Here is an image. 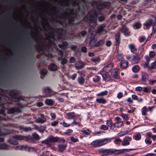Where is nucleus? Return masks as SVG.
<instances>
[{"mask_svg":"<svg viewBox=\"0 0 156 156\" xmlns=\"http://www.w3.org/2000/svg\"><path fill=\"white\" fill-rule=\"evenodd\" d=\"M153 24L152 30L154 33L156 31V18L154 16H150L148 20L143 24L147 29H149Z\"/></svg>","mask_w":156,"mask_h":156,"instance_id":"f257e3e1","label":"nucleus"},{"mask_svg":"<svg viewBox=\"0 0 156 156\" xmlns=\"http://www.w3.org/2000/svg\"><path fill=\"white\" fill-rule=\"evenodd\" d=\"M111 139L104 138L98 139L91 142L90 145L94 147H100L110 142Z\"/></svg>","mask_w":156,"mask_h":156,"instance_id":"f03ea898","label":"nucleus"},{"mask_svg":"<svg viewBox=\"0 0 156 156\" xmlns=\"http://www.w3.org/2000/svg\"><path fill=\"white\" fill-rule=\"evenodd\" d=\"M106 124L111 129L116 130L117 128H119L122 126L123 122L122 121L117 122L113 124L111 120H108L107 121Z\"/></svg>","mask_w":156,"mask_h":156,"instance_id":"7ed1b4c3","label":"nucleus"},{"mask_svg":"<svg viewBox=\"0 0 156 156\" xmlns=\"http://www.w3.org/2000/svg\"><path fill=\"white\" fill-rule=\"evenodd\" d=\"M94 35L93 33H92L91 32L90 30H89V33L88 34V37L86 40V41L87 42L88 41H89V38L90 39V41L89 42L88 44V45L90 47H93L95 46H90V45L93 44H95L96 43L95 42V40L94 39Z\"/></svg>","mask_w":156,"mask_h":156,"instance_id":"20e7f679","label":"nucleus"},{"mask_svg":"<svg viewBox=\"0 0 156 156\" xmlns=\"http://www.w3.org/2000/svg\"><path fill=\"white\" fill-rule=\"evenodd\" d=\"M88 16H89V19L90 20L91 23H96L97 21V15L95 11H92L89 12L88 15Z\"/></svg>","mask_w":156,"mask_h":156,"instance_id":"39448f33","label":"nucleus"},{"mask_svg":"<svg viewBox=\"0 0 156 156\" xmlns=\"http://www.w3.org/2000/svg\"><path fill=\"white\" fill-rule=\"evenodd\" d=\"M100 153H103V154L101 156H107L109 154H113V149H104L101 148L99 149Z\"/></svg>","mask_w":156,"mask_h":156,"instance_id":"423d86ee","label":"nucleus"},{"mask_svg":"<svg viewBox=\"0 0 156 156\" xmlns=\"http://www.w3.org/2000/svg\"><path fill=\"white\" fill-rule=\"evenodd\" d=\"M16 150H25L27 151H31L34 150L33 148L28 147L27 145L24 146H16L15 147Z\"/></svg>","mask_w":156,"mask_h":156,"instance_id":"0eeeda50","label":"nucleus"},{"mask_svg":"<svg viewBox=\"0 0 156 156\" xmlns=\"http://www.w3.org/2000/svg\"><path fill=\"white\" fill-rule=\"evenodd\" d=\"M44 92L47 96L50 97L56 94V92L52 91L48 87L45 88Z\"/></svg>","mask_w":156,"mask_h":156,"instance_id":"6e6552de","label":"nucleus"},{"mask_svg":"<svg viewBox=\"0 0 156 156\" xmlns=\"http://www.w3.org/2000/svg\"><path fill=\"white\" fill-rule=\"evenodd\" d=\"M103 71L101 72V74L102 76L103 79L106 81H108L110 80L111 79V77L109 75L107 72Z\"/></svg>","mask_w":156,"mask_h":156,"instance_id":"1a4fd4ad","label":"nucleus"},{"mask_svg":"<svg viewBox=\"0 0 156 156\" xmlns=\"http://www.w3.org/2000/svg\"><path fill=\"white\" fill-rule=\"evenodd\" d=\"M132 150V149H120V150H115V149H113V154H119L121 153H123V152H129L130 151H131Z\"/></svg>","mask_w":156,"mask_h":156,"instance_id":"9d476101","label":"nucleus"},{"mask_svg":"<svg viewBox=\"0 0 156 156\" xmlns=\"http://www.w3.org/2000/svg\"><path fill=\"white\" fill-rule=\"evenodd\" d=\"M113 66L112 63H110L105 66L103 68L104 71L108 72H109Z\"/></svg>","mask_w":156,"mask_h":156,"instance_id":"9b49d317","label":"nucleus"},{"mask_svg":"<svg viewBox=\"0 0 156 156\" xmlns=\"http://www.w3.org/2000/svg\"><path fill=\"white\" fill-rule=\"evenodd\" d=\"M141 80L144 82H146L148 80L149 76L147 73L144 72H141Z\"/></svg>","mask_w":156,"mask_h":156,"instance_id":"f8f14e48","label":"nucleus"},{"mask_svg":"<svg viewBox=\"0 0 156 156\" xmlns=\"http://www.w3.org/2000/svg\"><path fill=\"white\" fill-rule=\"evenodd\" d=\"M40 115L42 117V118H38L36 119V121L38 123H43L45 122L46 121V119L44 115L42 114H41Z\"/></svg>","mask_w":156,"mask_h":156,"instance_id":"ddd939ff","label":"nucleus"},{"mask_svg":"<svg viewBox=\"0 0 156 156\" xmlns=\"http://www.w3.org/2000/svg\"><path fill=\"white\" fill-rule=\"evenodd\" d=\"M145 58L146 60V62L144 64V67L145 68L148 67L149 69H151V67L149 66V62L150 60V58L147 55L145 56L144 57Z\"/></svg>","mask_w":156,"mask_h":156,"instance_id":"4468645a","label":"nucleus"},{"mask_svg":"<svg viewBox=\"0 0 156 156\" xmlns=\"http://www.w3.org/2000/svg\"><path fill=\"white\" fill-rule=\"evenodd\" d=\"M140 57L139 56L136 55L133 56L131 60V62L132 64H135L138 63V60L140 59Z\"/></svg>","mask_w":156,"mask_h":156,"instance_id":"2eb2a0df","label":"nucleus"},{"mask_svg":"<svg viewBox=\"0 0 156 156\" xmlns=\"http://www.w3.org/2000/svg\"><path fill=\"white\" fill-rule=\"evenodd\" d=\"M119 71L118 69H114L111 71V75L113 78L115 79L118 78V72Z\"/></svg>","mask_w":156,"mask_h":156,"instance_id":"dca6fc26","label":"nucleus"},{"mask_svg":"<svg viewBox=\"0 0 156 156\" xmlns=\"http://www.w3.org/2000/svg\"><path fill=\"white\" fill-rule=\"evenodd\" d=\"M41 143L47 145L48 147H50L51 145L50 139L49 137L45 140L42 141Z\"/></svg>","mask_w":156,"mask_h":156,"instance_id":"f3484780","label":"nucleus"},{"mask_svg":"<svg viewBox=\"0 0 156 156\" xmlns=\"http://www.w3.org/2000/svg\"><path fill=\"white\" fill-rule=\"evenodd\" d=\"M67 145L66 144H60L58 145V150L60 152H62L65 150L66 148Z\"/></svg>","mask_w":156,"mask_h":156,"instance_id":"a211bd4d","label":"nucleus"},{"mask_svg":"<svg viewBox=\"0 0 156 156\" xmlns=\"http://www.w3.org/2000/svg\"><path fill=\"white\" fill-rule=\"evenodd\" d=\"M128 63L126 61H122L121 62L120 64V66L122 69H125L128 66Z\"/></svg>","mask_w":156,"mask_h":156,"instance_id":"6ab92c4d","label":"nucleus"},{"mask_svg":"<svg viewBox=\"0 0 156 156\" xmlns=\"http://www.w3.org/2000/svg\"><path fill=\"white\" fill-rule=\"evenodd\" d=\"M67 118L69 119H74L75 117V115L73 112H69L66 114Z\"/></svg>","mask_w":156,"mask_h":156,"instance_id":"aec40b11","label":"nucleus"},{"mask_svg":"<svg viewBox=\"0 0 156 156\" xmlns=\"http://www.w3.org/2000/svg\"><path fill=\"white\" fill-rule=\"evenodd\" d=\"M84 66V64L80 62H77L75 64V67L77 69H79L83 68Z\"/></svg>","mask_w":156,"mask_h":156,"instance_id":"412c9836","label":"nucleus"},{"mask_svg":"<svg viewBox=\"0 0 156 156\" xmlns=\"http://www.w3.org/2000/svg\"><path fill=\"white\" fill-rule=\"evenodd\" d=\"M96 101L99 103L105 104L107 102L106 100L103 98H97L96 99Z\"/></svg>","mask_w":156,"mask_h":156,"instance_id":"4be33fe9","label":"nucleus"},{"mask_svg":"<svg viewBox=\"0 0 156 156\" xmlns=\"http://www.w3.org/2000/svg\"><path fill=\"white\" fill-rule=\"evenodd\" d=\"M45 102L46 104L51 106L54 104V102L52 99H47L45 100Z\"/></svg>","mask_w":156,"mask_h":156,"instance_id":"5701e85b","label":"nucleus"},{"mask_svg":"<svg viewBox=\"0 0 156 156\" xmlns=\"http://www.w3.org/2000/svg\"><path fill=\"white\" fill-rule=\"evenodd\" d=\"M50 70L52 71L56 70L57 69V66L54 64H51L48 67Z\"/></svg>","mask_w":156,"mask_h":156,"instance_id":"b1692460","label":"nucleus"},{"mask_svg":"<svg viewBox=\"0 0 156 156\" xmlns=\"http://www.w3.org/2000/svg\"><path fill=\"white\" fill-rule=\"evenodd\" d=\"M14 138L19 140H26L27 137L25 136H23L20 135H16L14 136Z\"/></svg>","mask_w":156,"mask_h":156,"instance_id":"393cba45","label":"nucleus"},{"mask_svg":"<svg viewBox=\"0 0 156 156\" xmlns=\"http://www.w3.org/2000/svg\"><path fill=\"white\" fill-rule=\"evenodd\" d=\"M129 48L130 49L132 52L133 53L135 51H136L137 49L135 48L134 44H130L128 45Z\"/></svg>","mask_w":156,"mask_h":156,"instance_id":"a878e982","label":"nucleus"},{"mask_svg":"<svg viewBox=\"0 0 156 156\" xmlns=\"http://www.w3.org/2000/svg\"><path fill=\"white\" fill-rule=\"evenodd\" d=\"M104 43V40H100L97 43H96L95 44H94L91 45H90V46H95V47H98L99 46H101Z\"/></svg>","mask_w":156,"mask_h":156,"instance_id":"bb28decb","label":"nucleus"},{"mask_svg":"<svg viewBox=\"0 0 156 156\" xmlns=\"http://www.w3.org/2000/svg\"><path fill=\"white\" fill-rule=\"evenodd\" d=\"M77 81L79 84L83 85L84 83L85 80L83 77L81 76L77 78Z\"/></svg>","mask_w":156,"mask_h":156,"instance_id":"cd10ccee","label":"nucleus"},{"mask_svg":"<svg viewBox=\"0 0 156 156\" xmlns=\"http://www.w3.org/2000/svg\"><path fill=\"white\" fill-rule=\"evenodd\" d=\"M133 138L136 140H139L141 138V135L140 133H138L136 135H133Z\"/></svg>","mask_w":156,"mask_h":156,"instance_id":"c85d7f7f","label":"nucleus"},{"mask_svg":"<svg viewBox=\"0 0 156 156\" xmlns=\"http://www.w3.org/2000/svg\"><path fill=\"white\" fill-rule=\"evenodd\" d=\"M51 143H55L58 140V137H55L53 136H50L49 137Z\"/></svg>","mask_w":156,"mask_h":156,"instance_id":"c756f323","label":"nucleus"},{"mask_svg":"<svg viewBox=\"0 0 156 156\" xmlns=\"http://www.w3.org/2000/svg\"><path fill=\"white\" fill-rule=\"evenodd\" d=\"M142 114L143 115H146L148 111V108L145 106L144 107L141 109Z\"/></svg>","mask_w":156,"mask_h":156,"instance_id":"7c9ffc66","label":"nucleus"},{"mask_svg":"<svg viewBox=\"0 0 156 156\" xmlns=\"http://www.w3.org/2000/svg\"><path fill=\"white\" fill-rule=\"evenodd\" d=\"M115 40L117 44L119 45L120 43V34L119 33H118L115 35Z\"/></svg>","mask_w":156,"mask_h":156,"instance_id":"2f4dec72","label":"nucleus"},{"mask_svg":"<svg viewBox=\"0 0 156 156\" xmlns=\"http://www.w3.org/2000/svg\"><path fill=\"white\" fill-rule=\"evenodd\" d=\"M139 66L137 65H136L133 67L132 70L133 72L136 73L139 71Z\"/></svg>","mask_w":156,"mask_h":156,"instance_id":"473e14b6","label":"nucleus"},{"mask_svg":"<svg viewBox=\"0 0 156 156\" xmlns=\"http://www.w3.org/2000/svg\"><path fill=\"white\" fill-rule=\"evenodd\" d=\"M100 59L99 57H95L91 59V60L95 63H97L100 61Z\"/></svg>","mask_w":156,"mask_h":156,"instance_id":"72a5a7b5","label":"nucleus"},{"mask_svg":"<svg viewBox=\"0 0 156 156\" xmlns=\"http://www.w3.org/2000/svg\"><path fill=\"white\" fill-rule=\"evenodd\" d=\"M20 128L23 130L24 131H31V129L30 128V127H24L23 126H20Z\"/></svg>","mask_w":156,"mask_h":156,"instance_id":"f704fd0d","label":"nucleus"},{"mask_svg":"<svg viewBox=\"0 0 156 156\" xmlns=\"http://www.w3.org/2000/svg\"><path fill=\"white\" fill-rule=\"evenodd\" d=\"M105 27V26L104 25H102L99 26L97 30V33H99L102 32L103 30V29Z\"/></svg>","mask_w":156,"mask_h":156,"instance_id":"c9c22d12","label":"nucleus"},{"mask_svg":"<svg viewBox=\"0 0 156 156\" xmlns=\"http://www.w3.org/2000/svg\"><path fill=\"white\" fill-rule=\"evenodd\" d=\"M46 127L45 126H40L37 129L39 132L43 133L46 129Z\"/></svg>","mask_w":156,"mask_h":156,"instance_id":"e433bc0d","label":"nucleus"},{"mask_svg":"<svg viewBox=\"0 0 156 156\" xmlns=\"http://www.w3.org/2000/svg\"><path fill=\"white\" fill-rule=\"evenodd\" d=\"M143 88V91L145 92H150L151 90V87H144Z\"/></svg>","mask_w":156,"mask_h":156,"instance_id":"4c0bfd02","label":"nucleus"},{"mask_svg":"<svg viewBox=\"0 0 156 156\" xmlns=\"http://www.w3.org/2000/svg\"><path fill=\"white\" fill-rule=\"evenodd\" d=\"M101 79V77L98 76H95L93 78V80L94 82L99 81Z\"/></svg>","mask_w":156,"mask_h":156,"instance_id":"58836bf2","label":"nucleus"},{"mask_svg":"<svg viewBox=\"0 0 156 156\" xmlns=\"http://www.w3.org/2000/svg\"><path fill=\"white\" fill-rule=\"evenodd\" d=\"M108 92L107 90L102 91L97 94V96H103L106 95L108 94Z\"/></svg>","mask_w":156,"mask_h":156,"instance_id":"ea45409f","label":"nucleus"},{"mask_svg":"<svg viewBox=\"0 0 156 156\" xmlns=\"http://www.w3.org/2000/svg\"><path fill=\"white\" fill-rule=\"evenodd\" d=\"M8 146L6 144H2L0 145V149L5 150L8 149Z\"/></svg>","mask_w":156,"mask_h":156,"instance_id":"a19ab883","label":"nucleus"},{"mask_svg":"<svg viewBox=\"0 0 156 156\" xmlns=\"http://www.w3.org/2000/svg\"><path fill=\"white\" fill-rule=\"evenodd\" d=\"M77 76V74L76 73H74L71 76H69L68 78L69 79H72L73 80H74L76 78Z\"/></svg>","mask_w":156,"mask_h":156,"instance_id":"79ce46f5","label":"nucleus"},{"mask_svg":"<svg viewBox=\"0 0 156 156\" xmlns=\"http://www.w3.org/2000/svg\"><path fill=\"white\" fill-rule=\"evenodd\" d=\"M150 67L151 69H156V59L151 63Z\"/></svg>","mask_w":156,"mask_h":156,"instance_id":"37998d69","label":"nucleus"},{"mask_svg":"<svg viewBox=\"0 0 156 156\" xmlns=\"http://www.w3.org/2000/svg\"><path fill=\"white\" fill-rule=\"evenodd\" d=\"M68 45V43L66 42L63 43L62 45L58 44V46L60 48H65V47L66 46Z\"/></svg>","mask_w":156,"mask_h":156,"instance_id":"c03bdc74","label":"nucleus"},{"mask_svg":"<svg viewBox=\"0 0 156 156\" xmlns=\"http://www.w3.org/2000/svg\"><path fill=\"white\" fill-rule=\"evenodd\" d=\"M134 26L136 29H139L141 27V24L140 22H136L134 23Z\"/></svg>","mask_w":156,"mask_h":156,"instance_id":"a18cd8bd","label":"nucleus"},{"mask_svg":"<svg viewBox=\"0 0 156 156\" xmlns=\"http://www.w3.org/2000/svg\"><path fill=\"white\" fill-rule=\"evenodd\" d=\"M17 111V110L15 108H12L11 109H9L8 112L9 113H12Z\"/></svg>","mask_w":156,"mask_h":156,"instance_id":"49530a36","label":"nucleus"},{"mask_svg":"<svg viewBox=\"0 0 156 156\" xmlns=\"http://www.w3.org/2000/svg\"><path fill=\"white\" fill-rule=\"evenodd\" d=\"M9 143L13 145H16L18 144V142L16 140H10L9 141Z\"/></svg>","mask_w":156,"mask_h":156,"instance_id":"de8ad7c7","label":"nucleus"},{"mask_svg":"<svg viewBox=\"0 0 156 156\" xmlns=\"http://www.w3.org/2000/svg\"><path fill=\"white\" fill-rule=\"evenodd\" d=\"M128 133L127 131H125L120 132L119 133V135L120 136H122L125 135L127 134Z\"/></svg>","mask_w":156,"mask_h":156,"instance_id":"09e8293b","label":"nucleus"},{"mask_svg":"<svg viewBox=\"0 0 156 156\" xmlns=\"http://www.w3.org/2000/svg\"><path fill=\"white\" fill-rule=\"evenodd\" d=\"M81 131L83 132L84 134L87 135H89L90 133V131L88 129L86 130L83 129L81 130Z\"/></svg>","mask_w":156,"mask_h":156,"instance_id":"8fccbe9b","label":"nucleus"},{"mask_svg":"<svg viewBox=\"0 0 156 156\" xmlns=\"http://www.w3.org/2000/svg\"><path fill=\"white\" fill-rule=\"evenodd\" d=\"M132 140V138L129 136H126L123 139L124 141L126 142H129Z\"/></svg>","mask_w":156,"mask_h":156,"instance_id":"3c124183","label":"nucleus"},{"mask_svg":"<svg viewBox=\"0 0 156 156\" xmlns=\"http://www.w3.org/2000/svg\"><path fill=\"white\" fill-rule=\"evenodd\" d=\"M60 124L62 125L64 127H68L70 126V124H68L64 121L61 122Z\"/></svg>","mask_w":156,"mask_h":156,"instance_id":"603ef678","label":"nucleus"},{"mask_svg":"<svg viewBox=\"0 0 156 156\" xmlns=\"http://www.w3.org/2000/svg\"><path fill=\"white\" fill-rule=\"evenodd\" d=\"M10 95L13 98H16V91H12L10 94Z\"/></svg>","mask_w":156,"mask_h":156,"instance_id":"864d4df0","label":"nucleus"},{"mask_svg":"<svg viewBox=\"0 0 156 156\" xmlns=\"http://www.w3.org/2000/svg\"><path fill=\"white\" fill-rule=\"evenodd\" d=\"M121 116L124 119L127 120L129 119L128 116L126 114L122 113L121 114Z\"/></svg>","mask_w":156,"mask_h":156,"instance_id":"5fc2aeb1","label":"nucleus"},{"mask_svg":"<svg viewBox=\"0 0 156 156\" xmlns=\"http://www.w3.org/2000/svg\"><path fill=\"white\" fill-rule=\"evenodd\" d=\"M70 140L73 142H76L78 141V139L75 138L73 136H70Z\"/></svg>","mask_w":156,"mask_h":156,"instance_id":"6e6d98bb","label":"nucleus"},{"mask_svg":"<svg viewBox=\"0 0 156 156\" xmlns=\"http://www.w3.org/2000/svg\"><path fill=\"white\" fill-rule=\"evenodd\" d=\"M155 56V52L154 51H150L149 54V57L150 58H153Z\"/></svg>","mask_w":156,"mask_h":156,"instance_id":"4d7b16f0","label":"nucleus"},{"mask_svg":"<svg viewBox=\"0 0 156 156\" xmlns=\"http://www.w3.org/2000/svg\"><path fill=\"white\" fill-rule=\"evenodd\" d=\"M101 128L102 129L106 130L108 129V127L104 125H102L101 126Z\"/></svg>","mask_w":156,"mask_h":156,"instance_id":"13d9d810","label":"nucleus"},{"mask_svg":"<svg viewBox=\"0 0 156 156\" xmlns=\"http://www.w3.org/2000/svg\"><path fill=\"white\" fill-rule=\"evenodd\" d=\"M33 137L36 139L39 140L40 139V137L36 133H34L33 134Z\"/></svg>","mask_w":156,"mask_h":156,"instance_id":"bf43d9fd","label":"nucleus"},{"mask_svg":"<svg viewBox=\"0 0 156 156\" xmlns=\"http://www.w3.org/2000/svg\"><path fill=\"white\" fill-rule=\"evenodd\" d=\"M58 124V121H54L51 123V125L53 126H56Z\"/></svg>","mask_w":156,"mask_h":156,"instance_id":"052dcab7","label":"nucleus"},{"mask_svg":"<svg viewBox=\"0 0 156 156\" xmlns=\"http://www.w3.org/2000/svg\"><path fill=\"white\" fill-rule=\"evenodd\" d=\"M143 87H138L136 88L135 90L137 91H143Z\"/></svg>","mask_w":156,"mask_h":156,"instance_id":"680f3d73","label":"nucleus"},{"mask_svg":"<svg viewBox=\"0 0 156 156\" xmlns=\"http://www.w3.org/2000/svg\"><path fill=\"white\" fill-rule=\"evenodd\" d=\"M123 97V94L122 92H119L117 95V97L119 99H120Z\"/></svg>","mask_w":156,"mask_h":156,"instance_id":"e2e57ef3","label":"nucleus"},{"mask_svg":"<svg viewBox=\"0 0 156 156\" xmlns=\"http://www.w3.org/2000/svg\"><path fill=\"white\" fill-rule=\"evenodd\" d=\"M155 82H156V79L155 80H149L148 83H149L151 85H153L154 84Z\"/></svg>","mask_w":156,"mask_h":156,"instance_id":"0e129e2a","label":"nucleus"},{"mask_svg":"<svg viewBox=\"0 0 156 156\" xmlns=\"http://www.w3.org/2000/svg\"><path fill=\"white\" fill-rule=\"evenodd\" d=\"M50 115L52 118V120H54L55 119L56 117L55 113H51L50 114Z\"/></svg>","mask_w":156,"mask_h":156,"instance_id":"69168bd1","label":"nucleus"},{"mask_svg":"<svg viewBox=\"0 0 156 156\" xmlns=\"http://www.w3.org/2000/svg\"><path fill=\"white\" fill-rule=\"evenodd\" d=\"M132 98L133 100H138V97L135 94H133L132 95Z\"/></svg>","mask_w":156,"mask_h":156,"instance_id":"338daca9","label":"nucleus"},{"mask_svg":"<svg viewBox=\"0 0 156 156\" xmlns=\"http://www.w3.org/2000/svg\"><path fill=\"white\" fill-rule=\"evenodd\" d=\"M47 72V71L46 69H44L42 70H41L40 72L41 74V75H45L46 74Z\"/></svg>","mask_w":156,"mask_h":156,"instance_id":"774afa93","label":"nucleus"}]
</instances>
